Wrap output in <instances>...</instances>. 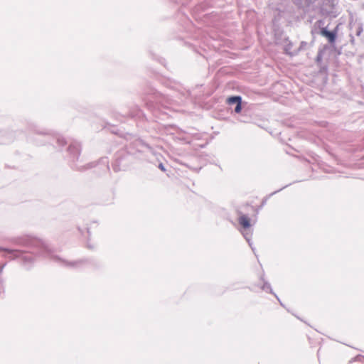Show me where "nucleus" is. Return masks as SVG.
Wrapping results in <instances>:
<instances>
[{
  "instance_id": "obj_5",
  "label": "nucleus",
  "mask_w": 364,
  "mask_h": 364,
  "mask_svg": "<svg viewBox=\"0 0 364 364\" xmlns=\"http://www.w3.org/2000/svg\"><path fill=\"white\" fill-rule=\"evenodd\" d=\"M14 253H15V256H17V255H16V254H17L18 252H17L16 251H14Z\"/></svg>"
},
{
  "instance_id": "obj_4",
  "label": "nucleus",
  "mask_w": 364,
  "mask_h": 364,
  "mask_svg": "<svg viewBox=\"0 0 364 364\" xmlns=\"http://www.w3.org/2000/svg\"><path fill=\"white\" fill-rule=\"evenodd\" d=\"M159 168H160L161 171H165V168H164V166H163V164H159Z\"/></svg>"
},
{
  "instance_id": "obj_2",
  "label": "nucleus",
  "mask_w": 364,
  "mask_h": 364,
  "mask_svg": "<svg viewBox=\"0 0 364 364\" xmlns=\"http://www.w3.org/2000/svg\"><path fill=\"white\" fill-rule=\"evenodd\" d=\"M321 34L327 38L331 43H333L336 41V33L328 31L325 28H321Z\"/></svg>"
},
{
  "instance_id": "obj_3",
  "label": "nucleus",
  "mask_w": 364,
  "mask_h": 364,
  "mask_svg": "<svg viewBox=\"0 0 364 364\" xmlns=\"http://www.w3.org/2000/svg\"><path fill=\"white\" fill-rule=\"evenodd\" d=\"M238 222L244 229H248L251 226L250 219L245 215L242 214L238 218Z\"/></svg>"
},
{
  "instance_id": "obj_1",
  "label": "nucleus",
  "mask_w": 364,
  "mask_h": 364,
  "mask_svg": "<svg viewBox=\"0 0 364 364\" xmlns=\"http://www.w3.org/2000/svg\"><path fill=\"white\" fill-rule=\"evenodd\" d=\"M241 102H242V99L240 96L230 97L227 99V103L228 105H235V104L236 105V107L235 108V112L236 113H240L241 112V109H242Z\"/></svg>"
}]
</instances>
